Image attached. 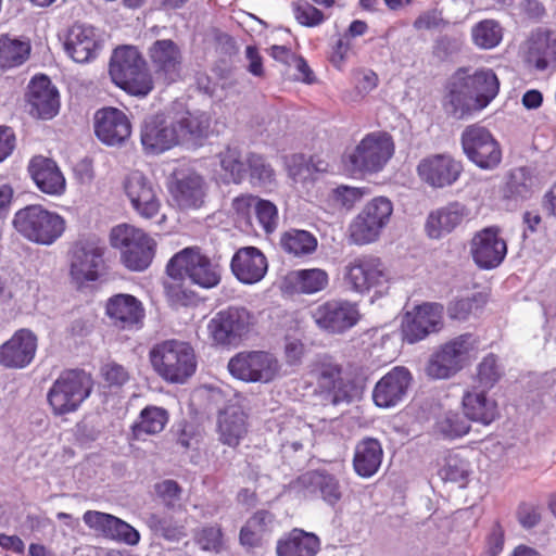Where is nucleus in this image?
<instances>
[{
  "mask_svg": "<svg viewBox=\"0 0 556 556\" xmlns=\"http://www.w3.org/2000/svg\"><path fill=\"white\" fill-rule=\"evenodd\" d=\"M153 370L166 382L185 383L197 369L193 348L184 341L165 340L149 352Z\"/></svg>",
  "mask_w": 556,
  "mask_h": 556,
  "instance_id": "nucleus-1",
  "label": "nucleus"
},
{
  "mask_svg": "<svg viewBox=\"0 0 556 556\" xmlns=\"http://www.w3.org/2000/svg\"><path fill=\"white\" fill-rule=\"evenodd\" d=\"M12 225L24 239L40 245L53 244L66 228L64 217L40 204L20 208L14 214Z\"/></svg>",
  "mask_w": 556,
  "mask_h": 556,
  "instance_id": "nucleus-2",
  "label": "nucleus"
},
{
  "mask_svg": "<svg viewBox=\"0 0 556 556\" xmlns=\"http://www.w3.org/2000/svg\"><path fill=\"white\" fill-rule=\"evenodd\" d=\"M113 83L136 97H146L153 89L151 74L146 61L134 47H119L114 50L109 67Z\"/></svg>",
  "mask_w": 556,
  "mask_h": 556,
  "instance_id": "nucleus-3",
  "label": "nucleus"
},
{
  "mask_svg": "<svg viewBox=\"0 0 556 556\" xmlns=\"http://www.w3.org/2000/svg\"><path fill=\"white\" fill-rule=\"evenodd\" d=\"M110 243L119 250L122 263L132 271L147 269L155 254L156 242L144 230L119 224L111 229Z\"/></svg>",
  "mask_w": 556,
  "mask_h": 556,
  "instance_id": "nucleus-4",
  "label": "nucleus"
},
{
  "mask_svg": "<svg viewBox=\"0 0 556 556\" xmlns=\"http://www.w3.org/2000/svg\"><path fill=\"white\" fill-rule=\"evenodd\" d=\"M93 388L90 374L80 369L64 370L47 393V401L56 416L76 412Z\"/></svg>",
  "mask_w": 556,
  "mask_h": 556,
  "instance_id": "nucleus-5",
  "label": "nucleus"
},
{
  "mask_svg": "<svg viewBox=\"0 0 556 556\" xmlns=\"http://www.w3.org/2000/svg\"><path fill=\"white\" fill-rule=\"evenodd\" d=\"M168 277L184 280L186 277L204 289L216 287L220 282V268L197 247L186 248L176 253L166 266Z\"/></svg>",
  "mask_w": 556,
  "mask_h": 556,
  "instance_id": "nucleus-6",
  "label": "nucleus"
},
{
  "mask_svg": "<svg viewBox=\"0 0 556 556\" xmlns=\"http://www.w3.org/2000/svg\"><path fill=\"white\" fill-rule=\"evenodd\" d=\"M394 153V143L387 132L366 135L359 143L343 156L352 173L375 174L381 172Z\"/></svg>",
  "mask_w": 556,
  "mask_h": 556,
  "instance_id": "nucleus-7",
  "label": "nucleus"
},
{
  "mask_svg": "<svg viewBox=\"0 0 556 556\" xmlns=\"http://www.w3.org/2000/svg\"><path fill=\"white\" fill-rule=\"evenodd\" d=\"M256 318L242 306H230L217 312L207 323L210 339L215 345L238 346L252 331Z\"/></svg>",
  "mask_w": 556,
  "mask_h": 556,
  "instance_id": "nucleus-8",
  "label": "nucleus"
},
{
  "mask_svg": "<svg viewBox=\"0 0 556 556\" xmlns=\"http://www.w3.org/2000/svg\"><path fill=\"white\" fill-rule=\"evenodd\" d=\"M478 349L477 339L464 333L442 344L429 358L426 372L433 379H448L460 371Z\"/></svg>",
  "mask_w": 556,
  "mask_h": 556,
  "instance_id": "nucleus-9",
  "label": "nucleus"
},
{
  "mask_svg": "<svg viewBox=\"0 0 556 556\" xmlns=\"http://www.w3.org/2000/svg\"><path fill=\"white\" fill-rule=\"evenodd\" d=\"M393 203L387 197L371 199L352 220L349 231L351 240L358 245L377 241L389 225Z\"/></svg>",
  "mask_w": 556,
  "mask_h": 556,
  "instance_id": "nucleus-10",
  "label": "nucleus"
},
{
  "mask_svg": "<svg viewBox=\"0 0 556 556\" xmlns=\"http://www.w3.org/2000/svg\"><path fill=\"white\" fill-rule=\"evenodd\" d=\"M343 279L353 292L366 294L384 288L390 281V271L379 256L363 254L345 265Z\"/></svg>",
  "mask_w": 556,
  "mask_h": 556,
  "instance_id": "nucleus-11",
  "label": "nucleus"
},
{
  "mask_svg": "<svg viewBox=\"0 0 556 556\" xmlns=\"http://www.w3.org/2000/svg\"><path fill=\"white\" fill-rule=\"evenodd\" d=\"M230 375L244 382L269 383L280 374L279 359L266 351H244L233 355L227 366Z\"/></svg>",
  "mask_w": 556,
  "mask_h": 556,
  "instance_id": "nucleus-12",
  "label": "nucleus"
},
{
  "mask_svg": "<svg viewBox=\"0 0 556 556\" xmlns=\"http://www.w3.org/2000/svg\"><path fill=\"white\" fill-rule=\"evenodd\" d=\"M311 316L318 329L331 334L346 332L362 317L357 303L340 299L318 304L311 311Z\"/></svg>",
  "mask_w": 556,
  "mask_h": 556,
  "instance_id": "nucleus-13",
  "label": "nucleus"
},
{
  "mask_svg": "<svg viewBox=\"0 0 556 556\" xmlns=\"http://www.w3.org/2000/svg\"><path fill=\"white\" fill-rule=\"evenodd\" d=\"M460 141L464 153L478 167L494 169L501 163L500 143L485 127L477 124L467 126L462 132Z\"/></svg>",
  "mask_w": 556,
  "mask_h": 556,
  "instance_id": "nucleus-14",
  "label": "nucleus"
},
{
  "mask_svg": "<svg viewBox=\"0 0 556 556\" xmlns=\"http://www.w3.org/2000/svg\"><path fill=\"white\" fill-rule=\"evenodd\" d=\"M124 193L134 212L150 220L160 215L162 201L157 187L141 172L129 173L123 181Z\"/></svg>",
  "mask_w": 556,
  "mask_h": 556,
  "instance_id": "nucleus-15",
  "label": "nucleus"
},
{
  "mask_svg": "<svg viewBox=\"0 0 556 556\" xmlns=\"http://www.w3.org/2000/svg\"><path fill=\"white\" fill-rule=\"evenodd\" d=\"M291 486L304 497L323 500L334 507L343 497L339 479L327 470H309L299 476Z\"/></svg>",
  "mask_w": 556,
  "mask_h": 556,
  "instance_id": "nucleus-16",
  "label": "nucleus"
},
{
  "mask_svg": "<svg viewBox=\"0 0 556 556\" xmlns=\"http://www.w3.org/2000/svg\"><path fill=\"white\" fill-rule=\"evenodd\" d=\"M140 140L148 154H160L178 146L175 119L164 114L147 116L141 125Z\"/></svg>",
  "mask_w": 556,
  "mask_h": 556,
  "instance_id": "nucleus-17",
  "label": "nucleus"
},
{
  "mask_svg": "<svg viewBox=\"0 0 556 556\" xmlns=\"http://www.w3.org/2000/svg\"><path fill=\"white\" fill-rule=\"evenodd\" d=\"M150 67L156 79L172 84L179 79L182 51L172 39L155 40L148 49Z\"/></svg>",
  "mask_w": 556,
  "mask_h": 556,
  "instance_id": "nucleus-18",
  "label": "nucleus"
},
{
  "mask_svg": "<svg viewBox=\"0 0 556 556\" xmlns=\"http://www.w3.org/2000/svg\"><path fill=\"white\" fill-rule=\"evenodd\" d=\"M316 390L329 403L337 405L350 401V386L342 377V366L330 356L321 357L312 370Z\"/></svg>",
  "mask_w": 556,
  "mask_h": 556,
  "instance_id": "nucleus-19",
  "label": "nucleus"
},
{
  "mask_svg": "<svg viewBox=\"0 0 556 556\" xmlns=\"http://www.w3.org/2000/svg\"><path fill=\"white\" fill-rule=\"evenodd\" d=\"M443 305L424 303L406 315L402 326L403 340L414 344L430 333L438 332L443 326Z\"/></svg>",
  "mask_w": 556,
  "mask_h": 556,
  "instance_id": "nucleus-20",
  "label": "nucleus"
},
{
  "mask_svg": "<svg viewBox=\"0 0 556 556\" xmlns=\"http://www.w3.org/2000/svg\"><path fill=\"white\" fill-rule=\"evenodd\" d=\"M507 253L506 241L498 227L492 226L476 232L470 241V254L479 268L492 269L504 261Z\"/></svg>",
  "mask_w": 556,
  "mask_h": 556,
  "instance_id": "nucleus-21",
  "label": "nucleus"
},
{
  "mask_svg": "<svg viewBox=\"0 0 556 556\" xmlns=\"http://www.w3.org/2000/svg\"><path fill=\"white\" fill-rule=\"evenodd\" d=\"M173 203L180 210H198L203 206L207 184L204 178L192 170L175 173L169 185Z\"/></svg>",
  "mask_w": 556,
  "mask_h": 556,
  "instance_id": "nucleus-22",
  "label": "nucleus"
},
{
  "mask_svg": "<svg viewBox=\"0 0 556 556\" xmlns=\"http://www.w3.org/2000/svg\"><path fill=\"white\" fill-rule=\"evenodd\" d=\"M525 62L536 71L556 66V30L538 27L521 46Z\"/></svg>",
  "mask_w": 556,
  "mask_h": 556,
  "instance_id": "nucleus-23",
  "label": "nucleus"
},
{
  "mask_svg": "<svg viewBox=\"0 0 556 556\" xmlns=\"http://www.w3.org/2000/svg\"><path fill=\"white\" fill-rule=\"evenodd\" d=\"M37 348V336L29 329H18L0 345V366L7 369H24L33 363Z\"/></svg>",
  "mask_w": 556,
  "mask_h": 556,
  "instance_id": "nucleus-24",
  "label": "nucleus"
},
{
  "mask_svg": "<svg viewBox=\"0 0 556 556\" xmlns=\"http://www.w3.org/2000/svg\"><path fill=\"white\" fill-rule=\"evenodd\" d=\"M417 172L421 180L429 186L444 188L457 181L463 166L450 154H432L419 162Z\"/></svg>",
  "mask_w": 556,
  "mask_h": 556,
  "instance_id": "nucleus-25",
  "label": "nucleus"
},
{
  "mask_svg": "<svg viewBox=\"0 0 556 556\" xmlns=\"http://www.w3.org/2000/svg\"><path fill=\"white\" fill-rule=\"evenodd\" d=\"M104 247L93 241L80 242L75 245L71 262V275L76 282L85 283L99 279L104 266Z\"/></svg>",
  "mask_w": 556,
  "mask_h": 556,
  "instance_id": "nucleus-26",
  "label": "nucleus"
},
{
  "mask_svg": "<svg viewBox=\"0 0 556 556\" xmlns=\"http://www.w3.org/2000/svg\"><path fill=\"white\" fill-rule=\"evenodd\" d=\"M412 380V374L407 368L403 366L392 368L374 388L375 404L382 408L397 405L406 396Z\"/></svg>",
  "mask_w": 556,
  "mask_h": 556,
  "instance_id": "nucleus-27",
  "label": "nucleus"
},
{
  "mask_svg": "<svg viewBox=\"0 0 556 556\" xmlns=\"http://www.w3.org/2000/svg\"><path fill=\"white\" fill-rule=\"evenodd\" d=\"M83 520L90 529L116 542L135 546L140 541V533L128 522L111 514L87 510Z\"/></svg>",
  "mask_w": 556,
  "mask_h": 556,
  "instance_id": "nucleus-28",
  "label": "nucleus"
},
{
  "mask_svg": "<svg viewBox=\"0 0 556 556\" xmlns=\"http://www.w3.org/2000/svg\"><path fill=\"white\" fill-rule=\"evenodd\" d=\"M94 131L103 143L119 146L130 137L131 125L123 111L116 108H104L94 115Z\"/></svg>",
  "mask_w": 556,
  "mask_h": 556,
  "instance_id": "nucleus-29",
  "label": "nucleus"
},
{
  "mask_svg": "<svg viewBox=\"0 0 556 556\" xmlns=\"http://www.w3.org/2000/svg\"><path fill=\"white\" fill-rule=\"evenodd\" d=\"M27 100L30 114L41 119H51L60 109L59 92L45 75L35 76L30 80Z\"/></svg>",
  "mask_w": 556,
  "mask_h": 556,
  "instance_id": "nucleus-30",
  "label": "nucleus"
},
{
  "mask_svg": "<svg viewBox=\"0 0 556 556\" xmlns=\"http://www.w3.org/2000/svg\"><path fill=\"white\" fill-rule=\"evenodd\" d=\"M230 268L233 276L244 285L261 281L267 273L268 263L264 253L255 247H243L233 254Z\"/></svg>",
  "mask_w": 556,
  "mask_h": 556,
  "instance_id": "nucleus-31",
  "label": "nucleus"
},
{
  "mask_svg": "<svg viewBox=\"0 0 556 556\" xmlns=\"http://www.w3.org/2000/svg\"><path fill=\"white\" fill-rule=\"evenodd\" d=\"M106 315L113 325L124 330L140 328L144 318L142 303L131 294L111 296L105 305Z\"/></svg>",
  "mask_w": 556,
  "mask_h": 556,
  "instance_id": "nucleus-32",
  "label": "nucleus"
},
{
  "mask_svg": "<svg viewBox=\"0 0 556 556\" xmlns=\"http://www.w3.org/2000/svg\"><path fill=\"white\" fill-rule=\"evenodd\" d=\"M454 76L462 86L476 99L478 108L485 109L497 96L500 83L495 73L490 68L477 70L468 74L465 68H459Z\"/></svg>",
  "mask_w": 556,
  "mask_h": 556,
  "instance_id": "nucleus-33",
  "label": "nucleus"
},
{
  "mask_svg": "<svg viewBox=\"0 0 556 556\" xmlns=\"http://www.w3.org/2000/svg\"><path fill=\"white\" fill-rule=\"evenodd\" d=\"M64 47L73 61L86 63L97 56L101 40L94 27L77 23L68 29Z\"/></svg>",
  "mask_w": 556,
  "mask_h": 556,
  "instance_id": "nucleus-34",
  "label": "nucleus"
},
{
  "mask_svg": "<svg viewBox=\"0 0 556 556\" xmlns=\"http://www.w3.org/2000/svg\"><path fill=\"white\" fill-rule=\"evenodd\" d=\"M28 172L41 192L61 195L65 191V178L53 160L41 155L34 156L29 162Z\"/></svg>",
  "mask_w": 556,
  "mask_h": 556,
  "instance_id": "nucleus-35",
  "label": "nucleus"
},
{
  "mask_svg": "<svg viewBox=\"0 0 556 556\" xmlns=\"http://www.w3.org/2000/svg\"><path fill=\"white\" fill-rule=\"evenodd\" d=\"M249 431L248 417L241 407L227 406L217 417L218 440L224 445L237 447Z\"/></svg>",
  "mask_w": 556,
  "mask_h": 556,
  "instance_id": "nucleus-36",
  "label": "nucleus"
},
{
  "mask_svg": "<svg viewBox=\"0 0 556 556\" xmlns=\"http://www.w3.org/2000/svg\"><path fill=\"white\" fill-rule=\"evenodd\" d=\"M486 390L466 391L462 404L464 414L469 421L489 426L500 417L498 406L495 400L485 394Z\"/></svg>",
  "mask_w": 556,
  "mask_h": 556,
  "instance_id": "nucleus-37",
  "label": "nucleus"
},
{
  "mask_svg": "<svg viewBox=\"0 0 556 556\" xmlns=\"http://www.w3.org/2000/svg\"><path fill=\"white\" fill-rule=\"evenodd\" d=\"M466 216L464 205L454 202L432 211L427 218L425 228L432 239H439L452 232Z\"/></svg>",
  "mask_w": 556,
  "mask_h": 556,
  "instance_id": "nucleus-38",
  "label": "nucleus"
},
{
  "mask_svg": "<svg viewBox=\"0 0 556 556\" xmlns=\"http://www.w3.org/2000/svg\"><path fill=\"white\" fill-rule=\"evenodd\" d=\"M383 458L380 442L374 438L361 440L354 448L353 469L362 478H370L379 470Z\"/></svg>",
  "mask_w": 556,
  "mask_h": 556,
  "instance_id": "nucleus-39",
  "label": "nucleus"
},
{
  "mask_svg": "<svg viewBox=\"0 0 556 556\" xmlns=\"http://www.w3.org/2000/svg\"><path fill=\"white\" fill-rule=\"evenodd\" d=\"M319 539L302 529H293L277 543L278 556H315L319 549Z\"/></svg>",
  "mask_w": 556,
  "mask_h": 556,
  "instance_id": "nucleus-40",
  "label": "nucleus"
},
{
  "mask_svg": "<svg viewBox=\"0 0 556 556\" xmlns=\"http://www.w3.org/2000/svg\"><path fill=\"white\" fill-rule=\"evenodd\" d=\"M448 92L445 101L446 112L456 119H464L472 114L482 111L478 108L476 99L464 88L453 75L448 84Z\"/></svg>",
  "mask_w": 556,
  "mask_h": 556,
  "instance_id": "nucleus-41",
  "label": "nucleus"
},
{
  "mask_svg": "<svg viewBox=\"0 0 556 556\" xmlns=\"http://www.w3.org/2000/svg\"><path fill=\"white\" fill-rule=\"evenodd\" d=\"M176 132L179 144L195 143L206 138L211 128V117L205 112H187L175 119Z\"/></svg>",
  "mask_w": 556,
  "mask_h": 556,
  "instance_id": "nucleus-42",
  "label": "nucleus"
},
{
  "mask_svg": "<svg viewBox=\"0 0 556 556\" xmlns=\"http://www.w3.org/2000/svg\"><path fill=\"white\" fill-rule=\"evenodd\" d=\"M150 530L169 542H179L187 536L186 521L173 513H153L147 519Z\"/></svg>",
  "mask_w": 556,
  "mask_h": 556,
  "instance_id": "nucleus-43",
  "label": "nucleus"
},
{
  "mask_svg": "<svg viewBox=\"0 0 556 556\" xmlns=\"http://www.w3.org/2000/svg\"><path fill=\"white\" fill-rule=\"evenodd\" d=\"M167 422L168 413L165 408L147 406L141 410L139 419L131 427L132 437L138 441H143L147 435L162 432Z\"/></svg>",
  "mask_w": 556,
  "mask_h": 556,
  "instance_id": "nucleus-44",
  "label": "nucleus"
},
{
  "mask_svg": "<svg viewBox=\"0 0 556 556\" xmlns=\"http://www.w3.org/2000/svg\"><path fill=\"white\" fill-rule=\"evenodd\" d=\"M279 243L283 252L296 257L313 254L318 245L312 232L300 229H289L281 233Z\"/></svg>",
  "mask_w": 556,
  "mask_h": 556,
  "instance_id": "nucleus-45",
  "label": "nucleus"
},
{
  "mask_svg": "<svg viewBox=\"0 0 556 556\" xmlns=\"http://www.w3.org/2000/svg\"><path fill=\"white\" fill-rule=\"evenodd\" d=\"M291 281L299 293L314 294L326 289L329 276L321 268L299 269L292 273Z\"/></svg>",
  "mask_w": 556,
  "mask_h": 556,
  "instance_id": "nucleus-46",
  "label": "nucleus"
},
{
  "mask_svg": "<svg viewBox=\"0 0 556 556\" xmlns=\"http://www.w3.org/2000/svg\"><path fill=\"white\" fill-rule=\"evenodd\" d=\"M30 53V45L9 36L0 37V67L3 70L22 65Z\"/></svg>",
  "mask_w": 556,
  "mask_h": 556,
  "instance_id": "nucleus-47",
  "label": "nucleus"
},
{
  "mask_svg": "<svg viewBox=\"0 0 556 556\" xmlns=\"http://www.w3.org/2000/svg\"><path fill=\"white\" fill-rule=\"evenodd\" d=\"M219 164L226 182L240 184L245 176V164L237 148H226L218 154Z\"/></svg>",
  "mask_w": 556,
  "mask_h": 556,
  "instance_id": "nucleus-48",
  "label": "nucleus"
},
{
  "mask_svg": "<svg viewBox=\"0 0 556 556\" xmlns=\"http://www.w3.org/2000/svg\"><path fill=\"white\" fill-rule=\"evenodd\" d=\"M437 429L441 435L453 440L467 434L470 430V424L465 414L450 410L437 421Z\"/></svg>",
  "mask_w": 556,
  "mask_h": 556,
  "instance_id": "nucleus-49",
  "label": "nucleus"
},
{
  "mask_svg": "<svg viewBox=\"0 0 556 556\" xmlns=\"http://www.w3.org/2000/svg\"><path fill=\"white\" fill-rule=\"evenodd\" d=\"M532 178L525 168L511 170L504 188V197L515 201L528 199L532 193Z\"/></svg>",
  "mask_w": 556,
  "mask_h": 556,
  "instance_id": "nucleus-50",
  "label": "nucleus"
},
{
  "mask_svg": "<svg viewBox=\"0 0 556 556\" xmlns=\"http://www.w3.org/2000/svg\"><path fill=\"white\" fill-rule=\"evenodd\" d=\"M368 194L369 189L366 187L340 185L331 190L329 200L334 207L351 211L356 203L361 202V200Z\"/></svg>",
  "mask_w": 556,
  "mask_h": 556,
  "instance_id": "nucleus-51",
  "label": "nucleus"
},
{
  "mask_svg": "<svg viewBox=\"0 0 556 556\" xmlns=\"http://www.w3.org/2000/svg\"><path fill=\"white\" fill-rule=\"evenodd\" d=\"M250 178L253 185L271 187L276 184V173L271 165L260 154L251 153L248 159Z\"/></svg>",
  "mask_w": 556,
  "mask_h": 556,
  "instance_id": "nucleus-52",
  "label": "nucleus"
},
{
  "mask_svg": "<svg viewBox=\"0 0 556 556\" xmlns=\"http://www.w3.org/2000/svg\"><path fill=\"white\" fill-rule=\"evenodd\" d=\"M503 37L501 25L493 20H484L472 28V40L482 49L496 47Z\"/></svg>",
  "mask_w": 556,
  "mask_h": 556,
  "instance_id": "nucleus-53",
  "label": "nucleus"
},
{
  "mask_svg": "<svg viewBox=\"0 0 556 556\" xmlns=\"http://www.w3.org/2000/svg\"><path fill=\"white\" fill-rule=\"evenodd\" d=\"M469 473V463L457 454H450L445 458V464L440 470V476L443 480L456 482L460 488H464L467 484Z\"/></svg>",
  "mask_w": 556,
  "mask_h": 556,
  "instance_id": "nucleus-54",
  "label": "nucleus"
},
{
  "mask_svg": "<svg viewBox=\"0 0 556 556\" xmlns=\"http://www.w3.org/2000/svg\"><path fill=\"white\" fill-rule=\"evenodd\" d=\"M503 369L494 354H488L477 367V381L482 390L489 391L501 379Z\"/></svg>",
  "mask_w": 556,
  "mask_h": 556,
  "instance_id": "nucleus-55",
  "label": "nucleus"
},
{
  "mask_svg": "<svg viewBox=\"0 0 556 556\" xmlns=\"http://www.w3.org/2000/svg\"><path fill=\"white\" fill-rule=\"evenodd\" d=\"M256 218L266 233H271L278 226L277 206L268 201L260 199L254 210Z\"/></svg>",
  "mask_w": 556,
  "mask_h": 556,
  "instance_id": "nucleus-56",
  "label": "nucleus"
},
{
  "mask_svg": "<svg viewBox=\"0 0 556 556\" xmlns=\"http://www.w3.org/2000/svg\"><path fill=\"white\" fill-rule=\"evenodd\" d=\"M293 12L296 21L307 27L317 26L325 20L323 12L308 2L295 3Z\"/></svg>",
  "mask_w": 556,
  "mask_h": 556,
  "instance_id": "nucleus-57",
  "label": "nucleus"
},
{
  "mask_svg": "<svg viewBox=\"0 0 556 556\" xmlns=\"http://www.w3.org/2000/svg\"><path fill=\"white\" fill-rule=\"evenodd\" d=\"M181 281L170 277L164 281L165 294L172 306H187L191 301L192 296L181 287Z\"/></svg>",
  "mask_w": 556,
  "mask_h": 556,
  "instance_id": "nucleus-58",
  "label": "nucleus"
},
{
  "mask_svg": "<svg viewBox=\"0 0 556 556\" xmlns=\"http://www.w3.org/2000/svg\"><path fill=\"white\" fill-rule=\"evenodd\" d=\"M155 492L167 508H174L180 500L181 488L175 480L167 479L155 484Z\"/></svg>",
  "mask_w": 556,
  "mask_h": 556,
  "instance_id": "nucleus-59",
  "label": "nucleus"
},
{
  "mask_svg": "<svg viewBox=\"0 0 556 556\" xmlns=\"http://www.w3.org/2000/svg\"><path fill=\"white\" fill-rule=\"evenodd\" d=\"M222 530L219 527H205L197 535V543L204 551L219 552L222 547Z\"/></svg>",
  "mask_w": 556,
  "mask_h": 556,
  "instance_id": "nucleus-60",
  "label": "nucleus"
},
{
  "mask_svg": "<svg viewBox=\"0 0 556 556\" xmlns=\"http://www.w3.org/2000/svg\"><path fill=\"white\" fill-rule=\"evenodd\" d=\"M476 296L455 299L450 303L447 314L452 319L466 320L476 307Z\"/></svg>",
  "mask_w": 556,
  "mask_h": 556,
  "instance_id": "nucleus-61",
  "label": "nucleus"
},
{
  "mask_svg": "<svg viewBox=\"0 0 556 556\" xmlns=\"http://www.w3.org/2000/svg\"><path fill=\"white\" fill-rule=\"evenodd\" d=\"M101 372H102L104 380L111 387H121L129 380L128 370L124 366H122L115 362L105 364L102 367Z\"/></svg>",
  "mask_w": 556,
  "mask_h": 556,
  "instance_id": "nucleus-62",
  "label": "nucleus"
},
{
  "mask_svg": "<svg viewBox=\"0 0 556 556\" xmlns=\"http://www.w3.org/2000/svg\"><path fill=\"white\" fill-rule=\"evenodd\" d=\"M446 22L438 10H428L422 12L415 21L414 28L417 30L438 29L445 26Z\"/></svg>",
  "mask_w": 556,
  "mask_h": 556,
  "instance_id": "nucleus-63",
  "label": "nucleus"
},
{
  "mask_svg": "<svg viewBox=\"0 0 556 556\" xmlns=\"http://www.w3.org/2000/svg\"><path fill=\"white\" fill-rule=\"evenodd\" d=\"M378 76L371 70H362L355 76V89L361 98L371 92L378 86Z\"/></svg>",
  "mask_w": 556,
  "mask_h": 556,
  "instance_id": "nucleus-64",
  "label": "nucleus"
}]
</instances>
